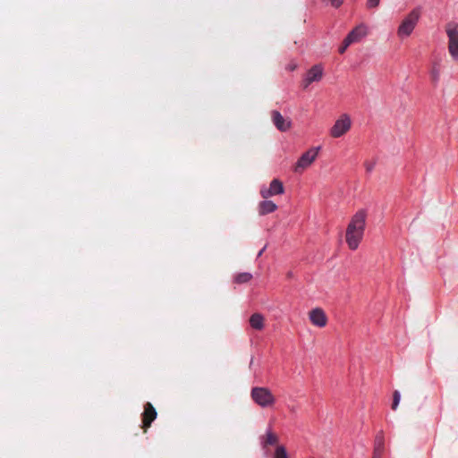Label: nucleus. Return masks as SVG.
Listing matches in <instances>:
<instances>
[{
  "instance_id": "1",
  "label": "nucleus",
  "mask_w": 458,
  "mask_h": 458,
  "mask_svg": "<svg viewBox=\"0 0 458 458\" xmlns=\"http://www.w3.org/2000/svg\"><path fill=\"white\" fill-rule=\"evenodd\" d=\"M367 212L360 209L352 217L345 233L348 247L354 250L361 242L366 225Z\"/></svg>"
},
{
  "instance_id": "2",
  "label": "nucleus",
  "mask_w": 458,
  "mask_h": 458,
  "mask_svg": "<svg viewBox=\"0 0 458 458\" xmlns=\"http://www.w3.org/2000/svg\"><path fill=\"white\" fill-rule=\"evenodd\" d=\"M250 396L259 406L271 407L276 403V397L267 387L255 386L251 389Z\"/></svg>"
},
{
  "instance_id": "3",
  "label": "nucleus",
  "mask_w": 458,
  "mask_h": 458,
  "mask_svg": "<svg viewBox=\"0 0 458 458\" xmlns=\"http://www.w3.org/2000/svg\"><path fill=\"white\" fill-rule=\"evenodd\" d=\"M420 17V11L415 8L409 13V14L403 20L400 24L397 34L400 38L408 37L413 31Z\"/></svg>"
},
{
  "instance_id": "4",
  "label": "nucleus",
  "mask_w": 458,
  "mask_h": 458,
  "mask_svg": "<svg viewBox=\"0 0 458 458\" xmlns=\"http://www.w3.org/2000/svg\"><path fill=\"white\" fill-rule=\"evenodd\" d=\"M448 37V50L452 57L458 61V24L449 22L445 27Z\"/></svg>"
},
{
  "instance_id": "5",
  "label": "nucleus",
  "mask_w": 458,
  "mask_h": 458,
  "mask_svg": "<svg viewBox=\"0 0 458 458\" xmlns=\"http://www.w3.org/2000/svg\"><path fill=\"white\" fill-rule=\"evenodd\" d=\"M352 127V120L349 114H343L335 122V124L330 129V135L333 138H340L347 133Z\"/></svg>"
},
{
  "instance_id": "6",
  "label": "nucleus",
  "mask_w": 458,
  "mask_h": 458,
  "mask_svg": "<svg viewBox=\"0 0 458 458\" xmlns=\"http://www.w3.org/2000/svg\"><path fill=\"white\" fill-rule=\"evenodd\" d=\"M320 148H312L304 152L298 159L294 165V172L301 174L307 169L317 158Z\"/></svg>"
},
{
  "instance_id": "7",
  "label": "nucleus",
  "mask_w": 458,
  "mask_h": 458,
  "mask_svg": "<svg viewBox=\"0 0 458 458\" xmlns=\"http://www.w3.org/2000/svg\"><path fill=\"white\" fill-rule=\"evenodd\" d=\"M284 191V188L283 182L278 179H274L270 182L268 188L262 187L260 189V195L263 199H267L272 196L283 194Z\"/></svg>"
},
{
  "instance_id": "8",
  "label": "nucleus",
  "mask_w": 458,
  "mask_h": 458,
  "mask_svg": "<svg viewBox=\"0 0 458 458\" xmlns=\"http://www.w3.org/2000/svg\"><path fill=\"white\" fill-rule=\"evenodd\" d=\"M157 411L150 403L144 404V411L141 414L142 426L144 432L151 426V423L157 419Z\"/></svg>"
},
{
  "instance_id": "9",
  "label": "nucleus",
  "mask_w": 458,
  "mask_h": 458,
  "mask_svg": "<svg viewBox=\"0 0 458 458\" xmlns=\"http://www.w3.org/2000/svg\"><path fill=\"white\" fill-rule=\"evenodd\" d=\"M271 119L274 125L280 131H286L292 126V122L288 118H284L280 112L274 110L271 112Z\"/></svg>"
},
{
  "instance_id": "10",
  "label": "nucleus",
  "mask_w": 458,
  "mask_h": 458,
  "mask_svg": "<svg viewBox=\"0 0 458 458\" xmlns=\"http://www.w3.org/2000/svg\"><path fill=\"white\" fill-rule=\"evenodd\" d=\"M310 322L318 327H326L327 323V317L325 311L320 308L313 309L309 313Z\"/></svg>"
},
{
  "instance_id": "11",
  "label": "nucleus",
  "mask_w": 458,
  "mask_h": 458,
  "mask_svg": "<svg viewBox=\"0 0 458 458\" xmlns=\"http://www.w3.org/2000/svg\"><path fill=\"white\" fill-rule=\"evenodd\" d=\"M368 34V30L366 25L360 24L356 26L349 34L346 36L347 41L352 44L359 42L361 38H363Z\"/></svg>"
},
{
  "instance_id": "12",
  "label": "nucleus",
  "mask_w": 458,
  "mask_h": 458,
  "mask_svg": "<svg viewBox=\"0 0 458 458\" xmlns=\"http://www.w3.org/2000/svg\"><path fill=\"white\" fill-rule=\"evenodd\" d=\"M323 77V67L320 64L313 65L306 73L308 82H318Z\"/></svg>"
},
{
  "instance_id": "13",
  "label": "nucleus",
  "mask_w": 458,
  "mask_h": 458,
  "mask_svg": "<svg viewBox=\"0 0 458 458\" xmlns=\"http://www.w3.org/2000/svg\"><path fill=\"white\" fill-rule=\"evenodd\" d=\"M277 209V206L271 200L265 199L259 204V214L264 216Z\"/></svg>"
},
{
  "instance_id": "14",
  "label": "nucleus",
  "mask_w": 458,
  "mask_h": 458,
  "mask_svg": "<svg viewBox=\"0 0 458 458\" xmlns=\"http://www.w3.org/2000/svg\"><path fill=\"white\" fill-rule=\"evenodd\" d=\"M279 437L278 436L272 432L271 430L267 431L265 436L262 437V445L263 448H267L268 445H279Z\"/></svg>"
},
{
  "instance_id": "15",
  "label": "nucleus",
  "mask_w": 458,
  "mask_h": 458,
  "mask_svg": "<svg viewBox=\"0 0 458 458\" xmlns=\"http://www.w3.org/2000/svg\"><path fill=\"white\" fill-rule=\"evenodd\" d=\"M250 325L255 330H262L265 327V318L260 313H254L250 318Z\"/></svg>"
},
{
  "instance_id": "16",
  "label": "nucleus",
  "mask_w": 458,
  "mask_h": 458,
  "mask_svg": "<svg viewBox=\"0 0 458 458\" xmlns=\"http://www.w3.org/2000/svg\"><path fill=\"white\" fill-rule=\"evenodd\" d=\"M252 278V275L250 273H240L234 277V282L236 284H244L249 282Z\"/></svg>"
},
{
  "instance_id": "17",
  "label": "nucleus",
  "mask_w": 458,
  "mask_h": 458,
  "mask_svg": "<svg viewBox=\"0 0 458 458\" xmlns=\"http://www.w3.org/2000/svg\"><path fill=\"white\" fill-rule=\"evenodd\" d=\"M273 458H289L286 448L284 445H277Z\"/></svg>"
},
{
  "instance_id": "18",
  "label": "nucleus",
  "mask_w": 458,
  "mask_h": 458,
  "mask_svg": "<svg viewBox=\"0 0 458 458\" xmlns=\"http://www.w3.org/2000/svg\"><path fill=\"white\" fill-rule=\"evenodd\" d=\"M384 437L382 433H380L376 437L374 449L384 452Z\"/></svg>"
},
{
  "instance_id": "19",
  "label": "nucleus",
  "mask_w": 458,
  "mask_h": 458,
  "mask_svg": "<svg viewBox=\"0 0 458 458\" xmlns=\"http://www.w3.org/2000/svg\"><path fill=\"white\" fill-rule=\"evenodd\" d=\"M401 395L399 391L395 390L393 394V403H392V409L394 411L396 410L399 403H400Z\"/></svg>"
},
{
  "instance_id": "20",
  "label": "nucleus",
  "mask_w": 458,
  "mask_h": 458,
  "mask_svg": "<svg viewBox=\"0 0 458 458\" xmlns=\"http://www.w3.org/2000/svg\"><path fill=\"white\" fill-rule=\"evenodd\" d=\"M350 45H352V43L347 41V38H345L343 41L342 46L339 47V53L344 54Z\"/></svg>"
},
{
  "instance_id": "21",
  "label": "nucleus",
  "mask_w": 458,
  "mask_h": 458,
  "mask_svg": "<svg viewBox=\"0 0 458 458\" xmlns=\"http://www.w3.org/2000/svg\"><path fill=\"white\" fill-rule=\"evenodd\" d=\"M380 0H367L368 8H376L378 6Z\"/></svg>"
},
{
  "instance_id": "22",
  "label": "nucleus",
  "mask_w": 458,
  "mask_h": 458,
  "mask_svg": "<svg viewBox=\"0 0 458 458\" xmlns=\"http://www.w3.org/2000/svg\"><path fill=\"white\" fill-rule=\"evenodd\" d=\"M431 77L434 81H437L439 78V71L436 67L432 69Z\"/></svg>"
},
{
  "instance_id": "23",
  "label": "nucleus",
  "mask_w": 458,
  "mask_h": 458,
  "mask_svg": "<svg viewBox=\"0 0 458 458\" xmlns=\"http://www.w3.org/2000/svg\"><path fill=\"white\" fill-rule=\"evenodd\" d=\"M343 4V0H331V5L339 8Z\"/></svg>"
},
{
  "instance_id": "24",
  "label": "nucleus",
  "mask_w": 458,
  "mask_h": 458,
  "mask_svg": "<svg viewBox=\"0 0 458 458\" xmlns=\"http://www.w3.org/2000/svg\"><path fill=\"white\" fill-rule=\"evenodd\" d=\"M383 451L375 450L373 452V457L372 458H382Z\"/></svg>"
},
{
  "instance_id": "25",
  "label": "nucleus",
  "mask_w": 458,
  "mask_h": 458,
  "mask_svg": "<svg viewBox=\"0 0 458 458\" xmlns=\"http://www.w3.org/2000/svg\"><path fill=\"white\" fill-rule=\"evenodd\" d=\"M310 84H311V82H308V79L305 77V79L302 81L303 89H306Z\"/></svg>"
},
{
  "instance_id": "26",
  "label": "nucleus",
  "mask_w": 458,
  "mask_h": 458,
  "mask_svg": "<svg viewBox=\"0 0 458 458\" xmlns=\"http://www.w3.org/2000/svg\"><path fill=\"white\" fill-rule=\"evenodd\" d=\"M265 250V247L259 252L258 257H260Z\"/></svg>"
}]
</instances>
